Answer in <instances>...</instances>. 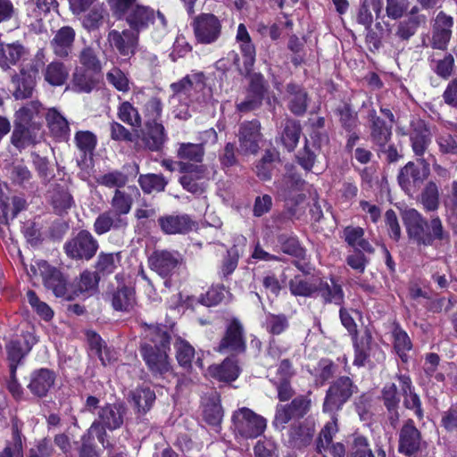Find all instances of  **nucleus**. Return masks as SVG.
Returning <instances> with one entry per match:
<instances>
[{
	"label": "nucleus",
	"instance_id": "1",
	"mask_svg": "<svg viewBox=\"0 0 457 457\" xmlns=\"http://www.w3.org/2000/svg\"><path fill=\"white\" fill-rule=\"evenodd\" d=\"M172 92L171 100L184 101L185 105L181 109L173 111L176 118L187 120L191 117L188 106L195 108L204 107L212 99L211 88L206 87V78L202 71H193L186 75L179 81L170 85Z\"/></svg>",
	"mask_w": 457,
	"mask_h": 457
},
{
	"label": "nucleus",
	"instance_id": "2",
	"mask_svg": "<svg viewBox=\"0 0 457 457\" xmlns=\"http://www.w3.org/2000/svg\"><path fill=\"white\" fill-rule=\"evenodd\" d=\"M145 338L149 343L142 345L141 354L150 370L160 375L168 372L170 369L167 354L170 336L165 327L145 324Z\"/></svg>",
	"mask_w": 457,
	"mask_h": 457
},
{
	"label": "nucleus",
	"instance_id": "3",
	"mask_svg": "<svg viewBox=\"0 0 457 457\" xmlns=\"http://www.w3.org/2000/svg\"><path fill=\"white\" fill-rule=\"evenodd\" d=\"M83 411L96 415L90 430L96 433V437L103 445L106 430L112 431L120 428L123 425L126 415V407L123 404L105 403L101 406L100 400L93 395L87 397Z\"/></svg>",
	"mask_w": 457,
	"mask_h": 457
},
{
	"label": "nucleus",
	"instance_id": "4",
	"mask_svg": "<svg viewBox=\"0 0 457 457\" xmlns=\"http://www.w3.org/2000/svg\"><path fill=\"white\" fill-rule=\"evenodd\" d=\"M30 272L34 278H41L44 286L51 290L55 296L69 300L72 298L68 295L66 279L57 268L40 260L31 264Z\"/></svg>",
	"mask_w": 457,
	"mask_h": 457
},
{
	"label": "nucleus",
	"instance_id": "5",
	"mask_svg": "<svg viewBox=\"0 0 457 457\" xmlns=\"http://www.w3.org/2000/svg\"><path fill=\"white\" fill-rule=\"evenodd\" d=\"M195 41L201 45L216 43L222 33L221 21L210 12H202L194 16L190 23Z\"/></svg>",
	"mask_w": 457,
	"mask_h": 457
},
{
	"label": "nucleus",
	"instance_id": "6",
	"mask_svg": "<svg viewBox=\"0 0 457 457\" xmlns=\"http://www.w3.org/2000/svg\"><path fill=\"white\" fill-rule=\"evenodd\" d=\"M232 422L236 433L245 438L258 437L267 427L266 419L246 407L234 411Z\"/></svg>",
	"mask_w": 457,
	"mask_h": 457
},
{
	"label": "nucleus",
	"instance_id": "7",
	"mask_svg": "<svg viewBox=\"0 0 457 457\" xmlns=\"http://www.w3.org/2000/svg\"><path fill=\"white\" fill-rule=\"evenodd\" d=\"M354 359L353 364L358 367L370 364L371 366L384 361L386 355L381 348L372 343V337L369 330H365L360 337H353Z\"/></svg>",
	"mask_w": 457,
	"mask_h": 457
},
{
	"label": "nucleus",
	"instance_id": "8",
	"mask_svg": "<svg viewBox=\"0 0 457 457\" xmlns=\"http://www.w3.org/2000/svg\"><path fill=\"white\" fill-rule=\"evenodd\" d=\"M98 242L87 230H80L64 244L66 254L74 260L88 261L98 249Z\"/></svg>",
	"mask_w": 457,
	"mask_h": 457
},
{
	"label": "nucleus",
	"instance_id": "9",
	"mask_svg": "<svg viewBox=\"0 0 457 457\" xmlns=\"http://www.w3.org/2000/svg\"><path fill=\"white\" fill-rule=\"evenodd\" d=\"M311 399L306 395H299L287 404H278L276 407L273 425L283 429L290 420L303 418L311 408Z\"/></svg>",
	"mask_w": 457,
	"mask_h": 457
},
{
	"label": "nucleus",
	"instance_id": "10",
	"mask_svg": "<svg viewBox=\"0 0 457 457\" xmlns=\"http://www.w3.org/2000/svg\"><path fill=\"white\" fill-rule=\"evenodd\" d=\"M356 386L348 377H341L336 380L327 391L323 403L324 412H335L349 400Z\"/></svg>",
	"mask_w": 457,
	"mask_h": 457
},
{
	"label": "nucleus",
	"instance_id": "11",
	"mask_svg": "<svg viewBox=\"0 0 457 457\" xmlns=\"http://www.w3.org/2000/svg\"><path fill=\"white\" fill-rule=\"evenodd\" d=\"M421 443L422 437L420 431L416 428L414 421L411 419H408L399 430V453L411 457L420 450Z\"/></svg>",
	"mask_w": 457,
	"mask_h": 457
},
{
	"label": "nucleus",
	"instance_id": "12",
	"mask_svg": "<svg viewBox=\"0 0 457 457\" xmlns=\"http://www.w3.org/2000/svg\"><path fill=\"white\" fill-rule=\"evenodd\" d=\"M244 328L237 319H233L227 326L225 334L217 348L220 353H243L245 350Z\"/></svg>",
	"mask_w": 457,
	"mask_h": 457
},
{
	"label": "nucleus",
	"instance_id": "13",
	"mask_svg": "<svg viewBox=\"0 0 457 457\" xmlns=\"http://www.w3.org/2000/svg\"><path fill=\"white\" fill-rule=\"evenodd\" d=\"M261 124L258 120L244 122L238 131L239 153L243 154H254L259 150L261 140Z\"/></svg>",
	"mask_w": 457,
	"mask_h": 457
},
{
	"label": "nucleus",
	"instance_id": "14",
	"mask_svg": "<svg viewBox=\"0 0 457 457\" xmlns=\"http://www.w3.org/2000/svg\"><path fill=\"white\" fill-rule=\"evenodd\" d=\"M403 219L408 235L418 244L430 245V237L428 236V223L415 209L405 210Z\"/></svg>",
	"mask_w": 457,
	"mask_h": 457
},
{
	"label": "nucleus",
	"instance_id": "15",
	"mask_svg": "<svg viewBox=\"0 0 457 457\" xmlns=\"http://www.w3.org/2000/svg\"><path fill=\"white\" fill-rule=\"evenodd\" d=\"M370 138L378 149H384L391 139L392 124H387L372 109L368 112Z\"/></svg>",
	"mask_w": 457,
	"mask_h": 457
},
{
	"label": "nucleus",
	"instance_id": "16",
	"mask_svg": "<svg viewBox=\"0 0 457 457\" xmlns=\"http://www.w3.org/2000/svg\"><path fill=\"white\" fill-rule=\"evenodd\" d=\"M410 141L414 154L422 157L427 151L432 140V133L426 124L420 119H416L411 122Z\"/></svg>",
	"mask_w": 457,
	"mask_h": 457
},
{
	"label": "nucleus",
	"instance_id": "17",
	"mask_svg": "<svg viewBox=\"0 0 457 457\" xmlns=\"http://www.w3.org/2000/svg\"><path fill=\"white\" fill-rule=\"evenodd\" d=\"M41 137L39 124H28L17 120L11 137V142L16 148L22 149L37 143Z\"/></svg>",
	"mask_w": 457,
	"mask_h": 457
},
{
	"label": "nucleus",
	"instance_id": "18",
	"mask_svg": "<svg viewBox=\"0 0 457 457\" xmlns=\"http://www.w3.org/2000/svg\"><path fill=\"white\" fill-rule=\"evenodd\" d=\"M107 40L120 55L129 56L134 54L137 45V33L129 29H123L121 32L112 29L108 33Z\"/></svg>",
	"mask_w": 457,
	"mask_h": 457
},
{
	"label": "nucleus",
	"instance_id": "19",
	"mask_svg": "<svg viewBox=\"0 0 457 457\" xmlns=\"http://www.w3.org/2000/svg\"><path fill=\"white\" fill-rule=\"evenodd\" d=\"M395 378L399 382L401 394L403 397L404 407L414 411L418 419L421 420L424 416L421 400L419 395L415 392L411 378L404 374H397Z\"/></svg>",
	"mask_w": 457,
	"mask_h": 457
},
{
	"label": "nucleus",
	"instance_id": "20",
	"mask_svg": "<svg viewBox=\"0 0 457 457\" xmlns=\"http://www.w3.org/2000/svg\"><path fill=\"white\" fill-rule=\"evenodd\" d=\"M179 259L177 252L156 250L149 257V264L160 276L166 277L177 267Z\"/></svg>",
	"mask_w": 457,
	"mask_h": 457
},
{
	"label": "nucleus",
	"instance_id": "21",
	"mask_svg": "<svg viewBox=\"0 0 457 457\" xmlns=\"http://www.w3.org/2000/svg\"><path fill=\"white\" fill-rule=\"evenodd\" d=\"M158 224L164 234H186L191 231L195 222L187 214L164 215L158 219Z\"/></svg>",
	"mask_w": 457,
	"mask_h": 457
},
{
	"label": "nucleus",
	"instance_id": "22",
	"mask_svg": "<svg viewBox=\"0 0 457 457\" xmlns=\"http://www.w3.org/2000/svg\"><path fill=\"white\" fill-rule=\"evenodd\" d=\"M139 195L136 187L115 189L110 201L111 210L120 217H126L131 211L135 198Z\"/></svg>",
	"mask_w": 457,
	"mask_h": 457
},
{
	"label": "nucleus",
	"instance_id": "23",
	"mask_svg": "<svg viewBox=\"0 0 457 457\" xmlns=\"http://www.w3.org/2000/svg\"><path fill=\"white\" fill-rule=\"evenodd\" d=\"M76 32L71 27L59 29L50 42L54 54L60 58L68 57L72 52Z\"/></svg>",
	"mask_w": 457,
	"mask_h": 457
},
{
	"label": "nucleus",
	"instance_id": "24",
	"mask_svg": "<svg viewBox=\"0 0 457 457\" xmlns=\"http://www.w3.org/2000/svg\"><path fill=\"white\" fill-rule=\"evenodd\" d=\"M55 378L54 372L49 369L36 370L30 374L28 388L36 396H46L54 385Z\"/></svg>",
	"mask_w": 457,
	"mask_h": 457
},
{
	"label": "nucleus",
	"instance_id": "25",
	"mask_svg": "<svg viewBox=\"0 0 457 457\" xmlns=\"http://www.w3.org/2000/svg\"><path fill=\"white\" fill-rule=\"evenodd\" d=\"M26 201L18 195H9L0 187V222L8 223L25 208Z\"/></svg>",
	"mask_w": 457,
	"mask_h": 457
},
{
	"label": "nucleus",
	"instance_id": "26",
	"mask_svg": "<svg viewBox=\"0 0 457 457\" xmlns=\"http://www.w3.org/2000/svg\"><path fill=\"white\" fill-rule=\"evenodd\" d=\"M47 128L51 135L59 141H66L70 136V126L66 118L56 109L49 108L46 113Z\"/></svg>",
	"mask_w": 457,
	"mask_h": 457
},
{
	"label": "nucleus",
	"instance_id": "27",
	"mask_svg": "<svg viewBox=\"0 0 457 457\" xmlns=\"http://www.w3.org/2000/svg\"><path fill=\"white\" fill-rule=\"evenodd\" d=\"M128 226L127 217H120L112 210L105 211L99 214L94 222V231L97 235L105 234L112 229H124Z\"/></svg>",
	"mask_w": 457,
	"mask_h": 457
},
{
	"label": "nucleus",
	"instance_id": "28",
	"mask_svg": "<svg viewBox=\"0 0 457 457\" xmlns=\"http://www.w3.org/2000/svg\"><path fill=\"white\" fill-rule=\"evenodd\" d=\"M129 27L136 32L146 29L154 21V10L137 4L124 17Z\"/></svg>",
	"mask_w": 457,
	"mask_h": 457
},
{
	"label": "nucleus",
	"instance_id": "29",
	"mask_svg": "<svg viewBox=\"0 0 457 457\" xmlns=\"http://www.w3.org/2000/svg\"><path fill=\"white\" fill-rule=\"evenodd\" d=\"M37 71H27L21 69L19 74L12 76V82L14 85L13 96L16 99H26L32 96L36 86Z\"/></svg>",
	"mask_w": 457,
	"mask_h": 457
},
{
	"label": "nucleus",
	"instance_id": "30",
	"mask_svg": "<svg viewBox=\"0 0 457 457\" xmlns=\"http://www.w3.org/2000/svg\"><path fill=\"white\" fill-rule=\"evenodd\" d=\"M27 54V49L19 42L0 43V67L4 71H7Z\"/></svg>",
	"mask_w": 457,
	"mask_h": 457
},
{
	"label": "nucleus",
	"instance_id": "31",
	"mask_svg": "<svg viewBox=\"0 0 457 457\" xmlns=\"http://www.w3.org/2000/svg\"><path fill=\"white\" fill-rule=\"evenodd\" d=\"M424 179L420 169L411 162L401 169L398 175L400 187L408 194H411L418 188Z\"/></svg>",
	"mask_w": 457,
	"mask_h": 457
},
{
	"label": "nucleus",
	"instance_id": "32",
	"mask_svg": "<svg viewBox=\"0 0 457 457\" xmlns=\"http://www.w3.org/2000/svg\"><path fill=\"white\" fill-rule=\"evenodd\" d=\"M166 135L164 127L158 121H145V132L143 134L142 140L149 150L158 151L165 142Z\"/></svg>",
	"mask_w": 457,
	"mask_h": 457
},
{
	"label": "nucleus",
	"instance_id": "33",
	"mask_svg": "<svg viewBox=\"0 0 457 457\" xmlns=\"http://www.w3.org/2000/svg\"><path fill=\"white\" fill-rule=\"evenodd\" d=\"M316 293L325 303L341 304L344 301L342 287L333 278L329 280L317 279Z\"/></svg>",
	"mask_w": 457,
	"mask_h": 457
},
{
	"label": "nucleus",
	"instance_id": "34",
	"mask_svg": "<svg viewBox=\"0 0 457 457\" xmlns=\"http://www.w3.org/2000/svg\"><path fill=\"white\" fill-rule=\"evenodd\" d=\"M314 428L305 422L294 423L288 431V444L293 448L308 445L313 437Z\"/></svg>",
	"mask_w": 457,
	"mask_h": 457
},
{
	"label": "nucleus",
	"instance_id": "35",
	"mask_svg": "<svg viewBox=\"0 0 457 457\" xmlns=\"http://www.w3.org/2000/svg\"><path fill=\"white\" fill-rule=\"evenodd\" d=\"M100 277L95 272L85 270L74 285L73 294L77 296H89L97 290Z\"/></svg>",
	"mask_w": 457,
	"mask_h": 457
},
{
	"label": "nucleus",
	"instance_id": "36",
	"mask_svg": "<svg viewBox=\"0 0 457 457\" xmlns=\"http://www.w3.org/2000/svg\"><path fill=\"white\" fill-rule=\"evenodd\" d=\"M43 76L45 80L53 87L62 86L69 76V71L62 63L59 61H54L46 65L43 71Z\"/></svg>",
	"mask_w": 457,
	"mask_h": 457
},
{
	"label": "nucleus",
	"instance_id": "37",
	"mask_svg": "<svg viewBox=\"0 0 457 457\" xmlns=\"http://www.w3.org/2000/svg\"><path fill=\"white\" fill-rule=\"evenodd\" d=\"M343 234L345 242L355 250H362L368 253L374 252L372 245L364 238L363 228L348 226L344 229Z\"/></svg>",
	"mask_w": 457,
	"mask_h": 457
},
{
	"label": "nucleus",
	"instance_id": "38",
	"mask_svg": "<svg viewBox=\"0 0 457 457\" xmlns=\"http://www.w3.org/2000/svg\"><path fill=\"white\" fill-rule=\"evenodd\" d=\"M236 39L240 44L241 52L245 59V65L246 67L253 66L255 60V48L245 24L238 25Z\"/></svg>",
	"mask_w": 457,
	"mask_h": 457
},
{
	"label": "nucleus",
	"instance_id": "39",
	"mask_svg": "<svg viewBox=\"0 0 457 457\" xmlns=\"http://www.w3.org/2000/svg\"><path fill=\"white\" fill-rule=\"evenodd\" d=\"M239 367L232 358L226 359L220 365L209 368L211 376L221 381H234L239 375Z\"/></svg>",
	"mask_w": 457,
	"mask_h": 457
},
{
	"label": "nucleus",
	"instance_id": "40",
	"mask_svg": "<svg viewBox=\"0 0 457 457\" xmlns=\"http://www.w3.org/2000/svg\"><path fill=\"white\" fill-rule=\"evenodd\" d=\"M287 92L289 95V109L296 115H301L307 109V94L298 85L288 84Z\"/></svg>",
	"mask_w": 457,
	"mask_h": 457
},
{
	"label": "nucleus",
	"instance_id": "41",
	"mask_svg": "<svg viewBox=\"0 0 457 457\" xmlns=\"http://www.w3.org/2000/svg\"><path fill=\"white\" fill-rule=\"evenodd\" d=\"M222 417L223 411L220 398L217 393L214 392L204 402V419L210 425L217 426L220 423Z\"/></svg>",
	"mask_w": 457,
	"mask_h": 457
},
{
	"label": "nucleus",
	"instance_id": "42",
	"mask_svg": "<svg viewBox=\"0 0 457 457\" xmlns=\"http://www.w3.org/2000/svg\"><path fill=\"white\" fill-rule=\"evenodd\" d=\"M317 279H307L301 275L295 276L288 283L290 293L295 296L312 297L316 293Z\"/></svg>",
	"mask_w": 457,
	"mask_h": 457
},
{
	"label": "nucleus",
	"instance_id": "43",
	"mask_svg": "<svg viewBox=\"0 0 457 457\" xmlns=\"http://www.w3.org/2000/svg\"><path fill=\"white\" fill-rule=\"evenodd\" d=\"M154 400L155 394L148 387H139L131 393V402L139 413L144 414L148 411Z\"/></svg>",
	"mask_w": 457,
	"mask_h": 457
},
{
	"label": "nucleus",
	"instance_id": "44",
	"mask_svg": "<svg viewBox=\"0 0 457 457\" xmlns=\"http://www.w3.org/2000/svg\"><path fill=\"white\" fill-rule=\"evenodd\" d=\"M426 22V16H409L408 19L398 23L395 34L402 40H408L415 35L418 28L425 25Z\"/></svg>",
	"mask_w": 457,
	"mask_h": 457
},
{
	"label": "nucleus",
	"instance_id": "45",
	"mask_svg": "<svg viewBox=\"0 0 457 457\" xmlns=\"http://www.w3.org/2000/svg\"><path fill=\"white\" fill-rule=\"evenodd\" d=\"M371 11L376 13L377 18L379 17L382 11L381 0H363L358 12L357 21L367 29L370 28L373 22Z\"/></svg>",
	"mask_w": 457,
	"mask_h": 457
},
{
	"label": "nucleus",
	"instance_id": "46",
	"mask_svg": "<svg viewBox=\"0 0 457 457\" xmlns=\"http://www.w3.org/2000/svg\"><path fill=\"white\" fill-rule=\"evenodd\" d=\"M120 253H100L97 256V261L96 262V273L100 277V275L105 276L112 274L116 270L118 264L120 263Z\"/></svg>",
	"mask_w": 457,
	"mask_h": 457
},
{
	"label": "nucleus",
	"instance_id": "47",
	"mask_svg": "<svg viewBox=\"0 0 457 457\" xmlns=\"http://www.w3.org/2000/svg\"><path fill=\"white\" fill-rule=\"evenodd\" d=\"M90 344L92 350L97 354L103 365L111 364L117 360V353L113 349L107 347L99 336L95 334L91 338Z\"/></svg>",
	"mask_w": 457,
	"mask_h": 457
},
{
	"label": "nucleus",
	"instance_id": "48",
	"mask_svg": "<svg viewBox=\"0 0 457 457\" xmlns=\"http://www.w3.org/2000/svg\"><path fill=\"white\" fill-rule=\"evenodd\" d=\"M117 115L121 121L131 127H141L142 120L137 109L128 101L122 102L120 104Z\"/></svg>",
	"mask_w": 457,
	"mask_h": 457
},
{
	"label": "nucleus",
	"instance_id": "49",
	"mask_svg": "<svg viewBox=\"0 0 457 457\" xmlns=\"http://www.w3.org/2000/svg\"><path fill=\"white\" fill-rule=\"evenodd\" d=\"M204 155V147L199 144L181 143L177 150V156L180 160L200 162Z\"/></svg>",
	"mask_w": 457,
	"mask_h": 457
},
{
	"label": "nucleus",
	"instance_id": "50",
	"mask_svg": "<svg viewBox=\"0 0 457 457\" xmlns=\"http://www.w3.org/2000/svg\"><path fill=\"white\" fill-rule=\"evenodd\" d=\"M112 303L117 311H129L135 303L133 290L125 287L119 288L112 295Z\"/></svg>",
	"mask_w": 457,
	"mask_h": 457
},
{
	"label": "nucleus",
	"instance_id": "51",
	"mask_svg": "<svg viewBox=\"0 0 457 457\" xmlns=\"http://www.w3.org/2000/svg\"><path fill=\"white\" fill-rule=\"evenodd\" d=\"M337 421V417L335 413H333L331 420L327 422L321 429L317 440V450L319 453H321L322 451L327 450V448L331 445L333 436L338 430Z\"/></svg>",
	"mask_w": 457,
	"mask_h": 457
},
{
	"label": "nucleus",
	"instance_id": "52",
	"mask_svg": "<svg viewBox=\"0 0 457 457\" xmlns=\"http://www.w3.org/2000/svg\"><path fill=\"white\" fill-rule=\"evenodd\" d=\"M138 183L142 190L147 194L154 191H163L167 185V181L163 176L152 173L140 175L138 178Z\"/></svg>",
	"mask_w": 457,
	"mask_h": 457
},
{
	"label": "nucleus",
	"instance_id": "53",
	"mask_svg": "<svg viewBox=\"0 0 457 457\" xmlns=\"http://www.w3.org/2000/svg\"><path fill=\"white\" fill-rule=\"evenodd\" d=\"M303 180L295 175L284 177L278 183V194L284 199L293 198L294 194L301 190Z\"/></svg>",
	"mask_w": 457,
	"mask_h": 457
},
{
	"label": "nucleus",
	"instance_id": "54",
	"mask_svg": "<svg viewBox=\"0 0 457 457\" xmlns=\"http://www.w3.org/2000/svg\"><path fill=\"white\" fill-rule=\"evenodd\" d=\"M51 197L54 210L60 214L67 212L73 204L71 194L63 187H55Z\"/></svg>",
	"mask_w": 457,
	"mask_h": 457
},
{
	"label": "nucleus",
	"instance_id": "55",
	"mask_svg": "<svg viewBox=\"0 0 457 457\" xmlns=\"http://www.w3.org/2000/svg\"><path fill=\"white\" fill-rule=\"evenodd\" d=\"M300 133L301 129L298 122L295 120H287L282 133V142L289 151L296 146Z\"/></svg>",
	"mask_w": 457,
	"mask_h": 457
},
{
	"label": "nucleus",
	"instance_id": "56",
	"mask_svg": "<svg viewBox=\"0 0 457 457\" xmlns=\"http://www.w3.org/2000/svg\"><path fill=\"white\" fill-rule=\"evenodd\" d=\"M75 144L84 155L92 154L96 145V137L94 133L88 130L78 131L75 134Z\"/></svg>",
	"mask_w": 457,
	"mask_h": 457
},
{
	"label": "nucleus",
	"instance_id": "57",
	"mask_svg": "<svg viewBox=\"0 0 457 457\" xmlns=\"http://www.w3.org/2000/svg\"><path fill=\"white\" fill-rule=\"evenodd\" d=\"M278 154L274 151H266L262 159L255 166L257 176L262 180H268L271 178L273 162L277 160Z\"/></svg>",
	"mask_w": 457,
	"mask_h": 457
},
{
	"label": "nucleus",
	"instance_id": "58",
	"mask_svg": "<svg viewBox=\"0 0 457 457\" xmlns=\"http://www.w3.org/2000/svg\"><path fill=\"white\" fill-rule=\"evenodd\" d=\"M96 182L109 188L123 189L128 182V176L121 171L113 170L98 177Z\"/></svg>",
	"mask_w": 457,
	"mask_h": 457
},
{
	"label": "nucleus",
	"instance_id": "59",
	"mask_svg": "<svg viewBox=\"0 0 457 457\" xmlns=\"http://www.w3.org/2000/svg\"><path fill=\"white\" fill-rule=\"evenodd\" d=\"M176 357L179 363L183 367H189L195 356L194 347L186 340L178 338L174 344Z\"/></svg>",
	"mask_w": 457,
	"mask_h": 457
},
{
	"label": "nucleus",
	"instance_id": "60",
	"mask_svg": "<svg viewBox=\"0 0 457 457\" xmlns=\"http://www.w3.org/2000/svg\"><path fill=\"white\" fill-rule=\"evenodd\" d=\"M79 63L87 71H99L101 62L96 50L92 46H85L79 54Z\"/></svg>",
	"mask_w": 457,
	"mask_h": 457
},
{
	"label": "nucleus",
	"instance_id": "61",
	"mask_svg": "<svg viewBox=\"0 0 457 457\" xmlns=\"http://www.w3.org/2000/svg\"><path fill=\"white\" fill-rule=\"evenodd\" d=\"M41 103L31 101L17 111L16 120L28 124L35 123L33 120L41 113Z\"/></svg>",
	"mask_w": 457,
	"mask_h": 457
},
{
	"label": "nucleus",
	"instance_id": "62",
	"mask_svg": "<svg viewBox=\"0 0 457 457\" xmlns=\"http://www.w3.org/2000/svg\"><path fill=\"white\" fill-rule=\"evenodd\" d=\"M89 71H83L76 68L73 73V86L79 92L89 93L96 85V80L88 73Z\"/></svg>",
	"mask_w": 457,
	"mask_h": 457
},
{
	"label": "nucleus",
	"instance_id": "63",
	"mask_svg": "<svg viewBox=\"0 0 457 457\" xmlns=\"http://www.w3.org/2000/svg\"><path fill=\"white\" fill-rule=\"evenodd\" d=\"M106 79L117 90L126 93L129 91V80L127 75L119 68H112L106 73Z\"/></svg>",
	"mask_w": 457,
	"mask_h": 457
},
{
	"label": "nucleus",
	"instance_id": "64",
	"mask_svg": "<svg viewBox=\"0 0 457 457\" xmlns=\"http://www.w3.org/2000/svg\"><path fill=\"white\" fill-rule=\"evenodd\" d=\"M106 12L102 6H95L84 18L83 26L87 30L98 29L104 21Z\"/></svg>",
	"mask_w": 457,
	"mask_h": 457
}]
</instances>
